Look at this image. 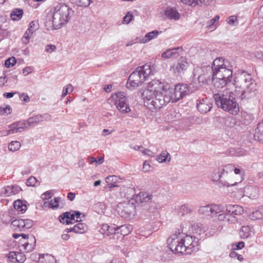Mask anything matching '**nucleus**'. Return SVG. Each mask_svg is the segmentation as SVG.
Returning <instances> with one entry per match:
<instances>
[{
	"mask_svg": "<svg viewBox=\"0 0 263 263\" xmlns=\"http://www.w3.org/2000/svg\"><path fill=\"white\" fill-rule=\"evenodd\" d=\"M16 62L15 58L14 57H11L5 61V65L6 67L9 68L14 65Z\"/></svg>",
	"mask_w": 263,
	"mask_h": 263,
	"instance_id": "nucleus-51",
	"label": "nucleus"
},
{
	"mask_svg": "<svg viewBox=\"0 0 263 263\" xmlns=\"http://www.w3.org/2000/svg\"><path fill=\"white\" fill-rule=\"evenodd\" d=\"M145 80L142 77L138 67L130 74L127 80L126 86L130 89H134L143 83Z\"/></svg>",
	"mask_w": 263,
	"mask_h": 263,
	"instance_id": "nucleus-9",
	"label": "nucleus"
},
{
	"mask_svg": "<svg viewBox=\"0 0 263 263\" xmlns=\"http://www.w3.org/2000/svg\"><path fill=\"white\" fill-rule=\"evenodd\" d=\"M125 191L126 194L127 198H130L129 201H134V199L135 198V196L137 195L135 189L134 187H126Z\"/></svg>",
	"mask_w": 263,
	"mask_h": 263,
	"instance_id": "nucleus-42",
	"label": "nucleus"
},
{
	"mask_svg": "<svg viewBox=\"0 0 263 263\" xmlns=\"http://www.w3.org/2000/svg\"><path fill=\"white\" fill-rule=\"evenodd\" d=\"M172 96V102H176L182 99L184 96L186 95L190 89L189 86L186 84H178L175 85L174 89L168 88Z\"/></svg>",
	"mask_w": 263,
	"mask_h": 263,
	"instance_id": "nucleus-8",
	"label": "nucleus"
},
{
	"mask_svg": "<svg viewBox=\"0 0 263 263\" xmlns=\"http://www.w3.org/2000/svg\"><path fill=\"white\" fill-rule=\"evenodd\" d=\"M167 159H168V161H170L171 160V156L167 151H164L162 152L160 155L157 156V160L160 163H164Z\"/></svg>",
	"mask_w": 263,
	"mask_h": 263,
	"instance_id": "nucleus-40",
	"label": "nucleus"
},
{
	"mask_svg": "<svg viewBox=\"0 0 263 263\" xmlns=\"http://www.w3.org/2000/svg\"><path fill=\"white\" fill-rule=\"evenodd\" d=\"M249 218L252 220L260 219L263 217V214L259 210H255L249 216Z\"/></svg>",
	"mask_w": 263,
	"mask_h": 263,
	"instance_id": "nucleus-43",
	"label": "nucleus"
},
{
	"mask_svg": "<svg viewBox=\"0 0 263 263\" xmlns=\"http://www.w3.org/2000/svg\"><path fill=\"white\" fill-rule=\"evenodd\" d=\"M189 64L185 58L181 57L178 60L176 65L173 67L174 73L176 74V76H179L181 73H183L187 69Z\"/></svg>",
	"mask_w": 263,
	"mask_h": 263,
	"instance_id": "nucleus-15",
	"label": "nucleus"
},
{
	"mask_svg": "<svg viewBox=\"0 0 263 263\" xmlns=\"http://www.w3.org/2000/svg\"><path fill=\"white\" fill-rule=\"evenodd\" d=\"M39 24L38 21H33L29 24V26L27 31H30V32L33 34V33L36 30L38 29Z\"/></svg>",
	"mask_w": 263,
	"mask_h": 263,
	"instance_id": "nucleus-49",
	"label": "nucleus"
},
{
	"mask_svg": "<svg viewBox=\"0 0 263 263\" xmlns=\"http://www.w3.org/2000/svg\"><path fill=\"white\" fill-rule=\"evenodd\" d=\"M155 95V93L149 90L147 86L146 88L141 89L138 93V96L142 98L145 103H147V105H151V101L154 99Z\"/></svg>",
	"mask_w": 263,
	"mask_h": 263,
	"instance_id": "nucleus-16",
	"label": "nucleus"
},
{
	"mask_svg": "<svg viewBox=\"0 0 263 263\" xmlns=\"http://www.w3.org/2000/svg\"><path fill=\"white\" fill-rule=\"evenodd\" d=\"M46 115H36L29 118L27 120L28 126H32L34 124H37L39 122L43 121V118Z\"/></svg>",
	"mask_w": 263,
	"mask_h": 263,
	"instance_id": "nucleus-35",
	"label": "nucleus"
},
{
	"mask_svg": "<svg viewBox=\"0 0 263 263\" xmlns=\"http://www.w3.org/2000/svg\"><path fill=\"white\" fill-rule=\"evenodd\" d=\"M21 191V188L17 185L7 186L5 189V194L6 196H10L17 194Z\"/></svg>",
	"mask_w": 263,
	"mask_h": 263,
	"instance_id": "nucleus-29",
	"label": "nucleus"
},
{
	"mask_svg": "<svg viewBox=\"0 0 263 263\" xmlns=\"http://www.w3.org/2000/svg\"><path fill=\"white\" fill-rule=\"evenodd\" d=\"M216 104L224 111L232 115H237L239 107L236 101V95L230 90L218 92L213 95Z\"/></svg>",
	"mask_w": 263,
	"mask_h": 263,
	"instance_id": "nucleus-4",
	"label": "nucleus"
},
{
	"mask_svg": "<svg viewBox=\"0 0 263 263\" xmlns=\"http://www.w3.org/2000/svg\"><path fill=\"white\" fill-rule=\"evenodd\" d=\"M181 2L185 5L192 7L197 6H208L212 2V0H180Z\"/></svg>",
	"mask_w": 263,
	"mask_h": 263,
	"instance_id": "nucleus-25",
	"label": "nucleus"
},
{
	"mask_svg": "<svg viewBox=\"0 0 263 263\" xmlns=\"http://www.w3.org/2000/svg\"><path fill=\"white\" fill-rule=\"evenodd\" d=\"M23 236L26 237V242L25 247V251L26 252L32 251L35 247L36 239L32 234L23 235Z\"/></svg>",
	"mask_w": 263,
	"mask_h": 263,
	"instance_id": "nucleus-22",
	"label": "nucleus"
},
{
	"mask_svg": "<svg viewBox=\"0 0 263 263\" xmlns=\"http://www.w3.org/2000/svg\"><path fill=\"white\" fill-rule=\"evenodd\" d=\"M138 69L140 71V73H141L142 77L145 81L149 76L154 74L152 68L148 64H145L142 66H139Z\"/></svg>",
	"mask_w": 263,
	"mask_h": 263,
	"instance_id": "nucleus-26",
	"label": "nucleus"
},
{
	"mask_svg": "<svg viewBox=\"0 0 263 263\" xmlns=\"http://www.w3.org/2000/svg\"><path fill=\"white\" fill-rule=\"evenodd\" d=\"M251 228L249 226H242L239 231V236L241 239H247L251 236Z\"/></svg>",
	"mask_w": 263,
	"mask_h": 263,
	"instance_id": "nucleus-33",
	"label": "nucleus"
},
{
	"mask_svg": "<svg viewBox=\"0 0 263 263\" xmlns=\"http://www.w3.org/2000/svg\"><path fill=\"white\" fill-rule=\"evenodd\" d=\"M21 146V143L18 141H12L8 145V149L11 152H15L19 149Z\"/></svg>",
	"mask_w": 263,
	"mask_h": 263,
	"instance_id": "nucleus-45",
	"label": "nucleus"
},
{
	"mask_svg": "<svg viewBox=\"0 0 263 263\" xmlns=\"http://www.w3.org/2000/svg\"><path fill=\"white\" fill-rule=\"evenodd\" d=\"M184 235V233H181L178 230L167 239V245L172 252L186 255L198 250V240L195 237Z\"/></svg>",
	"mask_w": 263,
	"mask_h": 263,
	"instance_id": "nucleus-2",
	"label": "nucleus"
},
{
	"mask_svg": "<svg viewBox=\"0 0 263 263\" xmlns=\"http://www.w3.org/2000/svg\"><path fill=\"white\" fill-rule=\"evenodd\" d=\"M32 34L31 32H30V31L26 30V32L25 33L24 36H23L22 39V42L26 44L29 42L30 36Z\"/></svg>",
	"mask_w": 263,
	"mask_h": 263,
	"instance_id": "nucleus-56",
	"label": "nucleus"
},
{
	"mask_svg": "<svg viewBox=\"0 0 263 263\" xmlns=\"http://www.w3.org/2000/svg\"><path fill=\"white\" fill-rule=\"evenodd\" d=\"M9 129L4 131L3 135L6 136L10 134H13L21 132L19 129H17V126L15 124V122H13L9 126Z\"/></svg>",
	"mask_w": 263,
	"mask_h": 263,
	"instance_id": "nucleus-41",
	"label": "nucleus"
},
{
	"mask_svg": "<svg viewBox=\"0 0 263 263\" xmlns=\"http://www.w3.org/2000/svg\"><path fill=\"white\" fill-rule=\"evenodd\" d=\"M161 32L162 31L155 30L146 33L144 37L141 40V43H146L151 40L156 38Z\"/></svg>",
	"mask_w": 263,
	"mask_h": 263,
	"instance_id": "nucleus-31",
	"label": "nucleus"
},
{
	"mask_svg": "<svg viewBox=\"0 0 263 263\" xmlns=\"http://www.w3.org/2000/svg\"><path fill=\"white\" fill-rule=\"evenodd\" d=\"M75 215L73 213H71L70 212H66L63 214L60 215L59 217V221L61 223L66 224H69L73 223L76 221Z\"/></svg>",
	"mask_w": 263,
	"mask_h": 263,
	"instance_id": "nucleus-21",
	"label": "nucleus"
},
{
	"mask_svg": "<svg viewBox=\"0 0 263 263\" xmlns=\"http://www.w3.org/2000/svg\"><path fill=\"white\" fill-rule=\"evenodd\" d=\"M133 17V14L132 12H128L125 16L123 17V21L125 22L126 24H129V22L132 21Z\"/></svg>",
	"mask_w": 263,
	"mask_h": 263,
	"instance_id": "nucleus-58",
	"label": "nucleus"
},
{
	"mask_svg": "<svg viewBox=\"0 0 263 263\" xmlns=\"http://www.w3.org/2000/svg\"><path fill=\"white\" fill-rule=\"evenodd\" d=\"M197 108L199 111L202 114H205L211 110L212 104L207 99H202L197 101Z\"/></svg>",
	"mask_w": 263,
	"mask_h": 263,
	"instance_id": "nucleus-18",
	"label": "nucleus"
},
{
	"mask_svg": "<svg viewBox=\"0 0 263 263\" xmlns=\"http://www.w3.org/2000/svg\"><path fill=\"white\" fill-rule=\"evenodd\" d=\"M236 87H239L241 95L239 98L241 100L248 99L255 95V84L253 83L252 76L245 71L238 72L235 77Z\"/></svg>",
	"mask_w": 263,
	"mask_h": 263,
	"instance_id": "nucleus-5",
	"label": "nucleus"
},
{
	"mask_svg": "<svg viewBox=\"0 0 263 263\" xmlns=\"http://www.w3.org/2000/svg\"><path fill=\"white\" fill-rule=\"evenodd\" d=\"M56 49L55 46L51 44H48L45 47V51L47 52H52Z\"/></svg>",
	"mask_w": 263,
	"mask_h": 263,
	"instance_id": "nucleus-60",
	"label": "nucleus"
},
{
	"mask_svg": "<svg viewBox=\"0 0 263 263\" xmlns=\"http://www.w3.org/2000/svg\"><path fill=\"white\" fill-rule=\"evenodd\" d=\"M183 51L182 47H178L175 48L168 49L162 53V57L165 59L178 57Z\"/></svg>",
	"mask_w": 263,
	"mask_h": 263,
	"instance_id": "nucleus-20",
	"label": "nucleus"
},
{
	"mask_svg": "<svg viewBox=\"0 0 263 263\" xmlns=\"http://www.w3.org/2000/svg\"><path fill=\"white\" fill-rule=\"evenodd\" d=\"M255 140L263 143V123H259L254 133Z\"/></svg>",
	"mask_w": 263,
	"mask_h": 263,
	"instance_id": "nucleus-32",
	"label": "nucleus"
},
{
	"mask_svg": "<svg viewBox=\"0 0 263 263\" xmlns=\"http://www.w3.org/2000/svg\"><path fill=\"white\" fill-rule=\"evenodd\" d=\"M73 14V10L65 4H59L54 7L51 10L50 15L53 28L58 29L61 28L68 22Z\"/></svg>",
	"mask_w": 263,
	"mask_h": 263,
	"instance_id": "nucleus-6",
	"label": "nucleus"
},
{
	"mask_svg": "<svg viewBox=\"0 0 263 263\" xmlns=\"http://www.w3.org/2000/svg\"><path fill=\"white\" fill-rule=\"evenodd\" d=\"M16 126H17V129H19L21 132H23L25 129L28 128L27 122L26 121L22 120L19 121L14 122Z\"/></svg>",
	"mask_w": 263,
	"mask_h": 263,
	"instance_id": "nucleus-47",
	"label": "nucleus"
},
{
	"mask_svg": "<svg viewBox=\"0 0 263 263\" xmlns=\"http://www.w3.org/2000/svg\"><path fill=\"white\" fill-rule=\"evenodd\" d=\"M222 206L224 208V210L221 211V212H227V213H230L234 215H240L243 212L242 207L237 204H229Z\"/></svg>",
	"mask_w": 263,
	"mask_h": 263,
	"instance_id": "nucleus-19",
	"label": "nucleus"
},
{
	"mask_svg": "<svg viewBox=\"0 0 263 263\" xmlns=\"http://www.w3.org/2000/svg\"><path fill=\"white\" fill-rule=\"evenodd\" d=\"M192 212V210L186 204L181 205L179 209L178 213L181 216H183L187 213H190Z\"/></svg>",
	"mask_w": 263,
	"mask_h": 263,
	"instance_id": "nucleus-44",
	"label": "nucleus"
},
{
	"mask_svg": "<svg viewBox=\"0 0 263 263\" xmlns=\"http://www.w3.org/2000/svg\"><path fill=\"white\" fill-rule=\"evenodd\" d=\"M172 100V96L168 88L156 93L153 100L151 101V108L160 109Z\"/></svg>",
	"mask_w": 263,
	"mask_h": 263,
	"instance_id": "nucleus-7",
	"label": "nucleus"
},
{
	"mask_svg": "<svg viewBox=\"0 0 263 263\" xmlns=\"http://www.w3.org/2000/svg\"><path fill=\"white\" fill-rule=\"evenodd\" d=\"M39 263H55V260L53 256L46 254L39 255Z\"/></svg>",
	"mask_w": 263,
	"mask_h": 263,
	"instance_id": "nucleus-28",
	"label": "nucleus"
},
{
	"mask_svg": "<svg viewBox=\"0 0 263 263\" xmlns=\"http://www.w3.org/2000/svg\"><path fill=\"white\" fill-rule=\"evenodd\" d=\"M23 14V10L21 9H15L11 13V17L12 20L17 21L20 20Z\"/></svg>",
	"mask_w": 263,
	"mask_h": 263,
	"instance_id": "nucleus-39",
	"label": "nucleus"
},
{
	"mask_svg": "<svg viewBox=\"0 0 263 263\" xmlns=\"http://www.w3.org/2000/svg\"><path fill=\"white\" fill-rule=\"evenodd\" d=\"M116 96L115 104L118 109L122 113L125 114L130 111L127 98L123 92H118L115 94Z\"/></svg>",
	"mask_w": 263,
	"mask_h": 263,
	"instance_id": "nucleus-10",
	"label": "nucleus"
},
{
	"mask_svg": "<svg viewBox=\"0 0 263 263\" xmlns=\"http://www.w3.org/2000/svg\"><path fill=\"white\" fill-rule=\"evenodd\" d=\"M73 90V86L71 84H69L67 85L65 87L63 88V93H62V97H65L67 94L71 92Z\"/></svg>",
	"mask_w": 263,
	"mask_h": 263,
	"instance_id": "nucleus-50",
	"label": "nucleus"
},
{
	"mask_svg": "<svg viewBox=\"0 0 263 263\" xmlns=\"http://www.w3.org/2000/svg\"><path fill=\"white\" fill-rule=\"evenodd\" d=\"M37 179L35 177H30L26 181V185L27 186H34L37 183Z\"/></svg>",
	"mask_w": 263,
	"mask_h": 263,
	"instance_id": "nucleus-52",
	"label": "nucleus"
},
{
	"mask_svg": "<svg viewBox=\"0 0 263 263\" xmlns=\"http://www.w3.org/2000/svg\"><path fill=\"white\" fill-rule=\"evenodd\" d=\"M171 254L167 251L161 252L157 256V259L159 261L166 262L170 259Z\"/></svg>",
	"mask_w": 263,
	"mask_h": 263,
	"instance_id": "nucleus-38",
	"label": "nucleus"
},
{
	"mask_svg": "<svg viewBox=\"0 0 263 263\" xmlns=\"http://www.w3.org/2000/svg\"><path fill=\"white\" fill-rule=\"evenodd\" d=\"M245 119L242 120L243 123L240 124V121H236L233 117H228L224 119V124L225 126L230 128H234L237 130H240L243 129L242 126L248 125L251 122V119H246V117H250L248 115L244 116Z\"/></svg>",
	"mask_w": 263,
	"mask_h": 263,
	"instance_id": "nucleus-13",
	"label": "nucleus"
},
{
	"mask_svg": "<svg viewBox=\"0 0 263 263\" xmlns=\"http://www.w3.org/2000/svg\"><path fill=\"white\" fill-rule=\"evenodd\" d=\"M246 152L242 148H239L237 149L231 148L230 151V153L231 155L240 157L243 156L245 154Z\"/></svg>",
	"mask_w": 263,
	"mask_h": 263,
	"instance_id": "nucleus-46",
	"label": "nucleus"
},
{
	"mask_svg": "<svg viewBox=\"0 0 263 263\" xmlns=\"http://www.w3.org/2000/svg\"><path fill=\"white\" fill-rule=\"evenodd\" d=\"M234 165L228 164L224 166H221L215 169L212 176V180L216 182L219 187H229L234 186L243 180L240 177L239 179H235V176L233 173Z\"/></svg>",
	"mask_w": 263,
	"mask_h": 263,
	"instance_id": "nucleus-3",
	"label": "nucleus"
},
{
	"mask_svg": "<svg viewBox=\"0 0 263 263\" xmlns=\"http://www.w3.org/2000/svg\"><path fill=\"white\" fill-rule=\"evenodd\" d=\"M147 87L149 88V90H152L155 93L166 88L165 87L163 83L160 82L158 80H152L148 83Z\"/></svg>",
	"mask_w": 263,
	"mask_h": 263,
	"instance_id": "nucleus-23",
	"label": "nucleus"
},
{
	"mask_svg": "<svg viewBox=\"0 0 263 263\" xmlns=\"http://www.w3.org/2000/svg\"><path fill=\"white\" fill-rule=\"evenodd\" d=\"M219 20V16L216 15L213 18L211 19L209 22L210 26L213 25L216 22L218 21Z\"/></svg>",
	"mask_w": 263,
	"mask_h": 263,
	"instance_id": "nucleus-64",
	"label": "nucleus"
},
{
	"mask_svg": "<svg viewBox=\"0 0 263 263\" xmlns=\"http://www.w3.org/2000/svg\"><path fill=\"white\" fill-rule=\"evenodd\" d=\"M13 206L16 210L18 212H21L22 213H24L27 210L26 205L23 203V201L20 199H18L14 202Z\"/></svg>",
	"mask_w": 263,
	"mask_h": 263,
	"instance_id": "nucleus-37",
	"label": "nucleus"
},
{
	"mask_svg": "<svg viewBox=\"0 0 263 263\" xmlns=\"http://www.w3.org/2000/svg\"><path fill=\"white\" fill-rule=\"evenodd\" d=\"M224 210L221 205L211 204L202 206L198 209V213L205 216H211L220 213Z\"/></svg>",
	"mask_w": 263,
	"mask_h": 263,
	"instance_id": "nucleus-12",
	"label": "nucleus"
},
{
	"mask_svg": "<svg viewBox=\"0 0 263 263\" xmlns=\"http://www.w3.org/2000/svg\"><path fill=\"white\" fill-rule=\"evenodd\" d=\"M136 205L134 201H129L124 204L123 209L119 211V214L124 218H130L136 213Z\"/></svg>",
	"mask_w": 263,
	"mask_h": 263,
	"instance_id": "nucleus-14",
	"label": "nucleus"
},
{
	"mask_svg": "<svg viewBox=\"0 0 263 263\" xmlns=\"http://www.w3.org/2000/svg\"><path fill=\"white\" fill-rule=\"evenodd\" d=\"M7 257L11 262H18L23 263L26 260V257L24 255H23L21 253H18L17 254L15 252H10L7 254Z\"/></svg>",
	"mask_w": 263,
	"mask_h": 263,
	"instance_id": "nucleus-27",
	"label": "nucleus"
},
{
	"mask_svg": "<svg viewBox=\"0 0 263 263\" xmlns=\"http://www.w3.org/2000/svg\"><path fill=\"white\" fill-rule=\"evenodd\" d=\"M74 232L76 233L82 234L86 232L87 230V226L86 224L80 222V221L74 226Z\"/></svg>",
	"mask_w": 263,
	"mask_h": 263,
	"instance_id": "nucleus-36",
	"label": "nucleus"
},
{
	"mask_svg": "<svg viewBox=\"0 0 263 263\" xmlns=\"http://www.w3.org/2000/svg\"><path fill=\"white\" fill-rule=\"evenodd\" d=\"M11 226L12 229L14 231H23L22 228L23 219H14V217H11Z\"/></svg>",
	"mask_w": 263,
	"mask_h": 263,
	"instance_id": "nucleus-30",
	"label": "nucleus"
},
{
	"mask_svg": "<svg viewBox=\"0 0 263 263\" xmlns=\"http://www.w3.org/2000/svg\"><path fill=\"white\" fill-rule=\"evenodd\" d=\"M232 78V70L228 61L218 57L213 61L211 66L195 68L190 85L198 89L205 82L212 81L215 87L221 88L231 83Z\"/></svg>",
	"mask_w": 263,
	"mask_h": 263,
	"instance_id": "nucleus-1",
	"label": "nucleus"
},
{
	"mask_svg": "<svg viewBox=\"0 0 263 263\" xmlns=\"http://www.w3.org/2000/svg\"><path fill=\"white\" fill-rule=\"evenodd\" d=\"M107 183H116L118 181V177L115 175H110L105 178Z\"/></svg>",
	"mask_w": 263,
	"mask_h": 263,
	"instance_id": "nucleus-53",
	"label": "nucleus"
},
{
	"mask_svg": "<svg viewBox=\"0 0 263 263\" xmlns=\"http://www.w3.org/2000/svg\"><path fill=\"white\" fill-rule=\"evenodd\" d=\"M26 241V237L22 236V238L19 240V247H22L25 250Z\"/></svg>",
	"mask_w": 263,
	"mask_h": 263,
	"instance_id": "nucleus-61",
	"label": "nucleus"
},
{
	"mask_svg": "<svg viewBox=\"0 0 263 263\" xmlns=\"http://www.w3.org/2000/svg\"><path fill=\"white\" fill-rule=\"evenodd\" d=\"M33 224L34 222L31 219H23L22 228L23 231H25V229H29L31 228L33 226Z\"/></svg>",
	"mask_w": 263,
	"mask_h": 263,
	"instance_id": "nucleus-48",
	"label": "nucleus"
},
{
	"mask_svg": "<svg viewBox=\"0 0 263 263\" xmlns=\"http://www.w3.org/2000/svg\"><path fill=\"white\" fill-rule=\"evenodd\" d=\"M165 15L170 20H178L180 15L175 7H167L165 10Z\"/></svg>",
	"mask_w": 263,
	"mask_h": 263,
	"instance_id": "nucleus-24",
	"label": "nucleus"
},
{
	"mask_svg": "<svg viewBox=\"0 0 263 263\" xmlns=\"http://www.w3.org/2000/svg\"><path fill=\"white\" fill-rule=\"evenodd\" d=\"M61 200L60 197H55L53 200H51L50 201L51 207L53 209H57L59 207V203Z\"/></svg>",
	"mask_w": 263,
	"mask_h": 263,
	"instance_id": "nucleus-54",
	"label": "nucleus"
},
{
	"mask_svg": "<svg viewBox=\"0 0 263 263\" xmlns=\"http://www.w3.org/2000/svg\"><path fill=\"white\" fill-rule=\"evenodd\" d=\"M100 232L105 237L109 236L110 239H119L120 238L119 232L118 230V226L115 224L111 226L103 224Z\"/></svg>",
	"mask_w": 263,
	"mask_h": 263,
	"instance_id": "nucleus-11",
	"label": "nucleus"
},
{
	"mask_svg": "<svg viewBox=\"0 0 263 263\" xmlns=\"http://www.w3.org/2000/svg\"><path fill=\"white\" fill-rule=\"evenodd\" d=\"M11 107L9 105H6L5 107H0L1 115H8L11 113Z\"/></svg>",
	"mask_w": 263,
	"mask_h": 263,
	"instance_id": "nucleus-55",
	"label": "nucleus"
},
{
	"mask_svg": "<svg viewBox=\"0 0 263 263\" xmlns=\"http://www.w3.org/2000/svg\"><path fill=\"white\" fill-rule=\"evenodd\" d=\"M20 98L25 102H28L30 101V98L29 97L28 95L25 93H23L22 95L20 96Z\"/></svg>",
	"mask_w": 263,
	"mask_h": 263,
	"instance_id": "nucleus-63",
	"label": "nucleus"
},
{
	"mask_svg": "<svg viewBox=\"0 0 263 263\" xmlns=\"http://www.w3.org/2000/svg\"><path fill=\"white\" fill-rule=\"evenodd\" d=\"M152 200V195L147 192H140L135 196L134 199V202L138 206H141L147 202H149Z\"/></svg>",
	"mask_w": 263,
	"mask_h": 263,
	"instance_id": "nucleus-17",
	"label": "nucleus"
},
{
	"mask_svg": "<svg viewBox=\"0 0 263 263\" xmlns=\"http://www.w3.org/2000/svg\"><path fill=\"white\" fill-rule=\"evenodd\" d=\"M236 215H231L230 213H227V221L231 223H234L237 221L236 218Z\"/></svg>",
	"mask_w": 263,
	"mask_h": 263,
	"instance_id": "nucleus-57",
	"label": "nucleus"
},
{
	"mask_svg": "<svg viewBox=\"0 0 263 263\" xmlns=\"http://www.w3.org/2000/svg\"><path fill=\"white\" fill-rule=\"evenodd\" d=\"M227 212H222V213L219 214L218 216V219L219 221H223L224 220H227Z\"/></svg>",
	"mask_w": 263,
	"mask_h": 263,
	"instance_id": "nucleus-62",
	"label": "nucleus"
},
{
	"mask_svg": "<svg viewBox=\"0 0 263 263\" xmlns=\"http://www.w3.org/2000/svg\"><path fill=\"white\" fill-rule=\"evenodd\" d=\"M237 18L235 16H231L227 20V23L230 25H234L235 22L237 21Z\"/></svg>",
	"mask_w": 263,
	"mask_h": 263,
	"instance_id": "nucleus-59",
	"label": "nucleus"
},
{
	"mask_svg": "<svg viewBox=\"0 0 263 263\" xmlns=\"http://www.w3.org/2000/svg\"><path fill=\"white\" fill-rule=\"evenodd\" d=\"M118 230L119 232V236H120V238H122V236H126L132 232V226L130 225H122L120 227L118 226Z\"/></svg>",
	"mask_w": 263,
	"mask_h": 263,
	"instance_id": "nucleus-34",
	"label": "nucleus"
}]
</instances>
